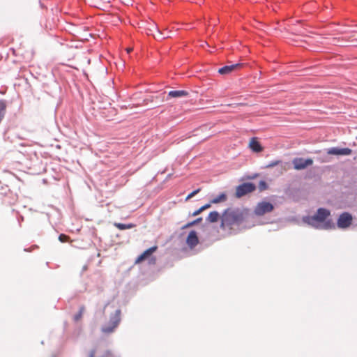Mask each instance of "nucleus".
Segmentation results:
<instances>
[{"instance_id": "20", "label": "nucleus", "mask_w": 357, "mask_h": 357, "mask_svg": "<svg viewBox=\"0 0 357 357\" xmlns=\"http://www.w3.org/2000/svg\"><path fill=\"white\" fill-rule=\"evenodd\" d=\"M5 114V106L3 103L0 102V122L1 121L2 119L3 118Z\"/></svg>"}, {"instance_id": "2", "label": "nucleus", "mask_w": 357, "mask_h": 357, "mask_svg": "<svg viewBox=\"0 0 357 357\" xmlns=\"http://www.w3.org/2000/svg\"><path fill=\"white\" fill-rule=\"evenodd\" d=\"M330 215L331 212L328 210L320 208L314 215L305 217L303 220L308 225L319 228L320 224L323 223Z\"/></svg>"}, {"instance_id": "21", "label": "nucleus", "mask_w": 357, "mask_h": 357, "mask_svg": "<svg viewBox=\"0 0 357 357\" xmlns=\"http://www.w3.org/2000/svg\"><path fill=\"white\" fill-rule=\"evenodd\" d=\"M280 162H281L280 160L272 161L271 162H270L268 165H266V167L267 168L274 167L278 165L279 164H280Z\"/></svg>"}, {"instance_id": "18", "label": "nucleus", "mask_w": 357, "mask_h": 357, "mask_svg": "<svg viewBox=\"0 0 357 357\" xmlns=\"http://www.w3.org/2000/svg\"><path fill=\"white\" fill-rule=\"evenodd\" d=\"M84 310H85V308L84 306L80 307L78 313L77 314H75L74 317V320L75 321H77L82 319V314H83Z\"/></svg>"}, {"instance_id": "8", "label": "nucleus", "mask_w": 357, "mask_h": 357, "mask_svg": "<svg viewBox=\"0 0 357 357\" xmlns=\"http://www.w3.org/2000/svg\"><path fill=\"white\" fill-rule=\"evenodd\" d=\"M243 66V63H241L225 66L222 68H219L218 73L221 75H228L234 71L241 69Z\"/></svg>"}, {"instance_id": "23", "label": "nucleus", "mask_w": 357, "mask_h": 357, "mask_svg": "<svg viewBox=\"0 0 357 357\" xmlns=\"http://www.w3.org/2000/svg\"><path fill=\"white\" fill-rule=\"evenodd\" d=\"M69 237L65 234H60L59 236V239L61 242L64 243L67 242Z\"/></svg>"}, {"instance_id": "24", "label": "nucleus", "mask_w": 357, "mask_h": 357, "mask_svg": "<svg viewBox=\"0 0 357 357\" xmlns=\"http://www.w3.org/2000/svg\"><path fill=\"white\" fill-rule=\"evenodd\" d=\"M211 204H212V203H211V202H210V203H208V204H205V205L202 206V207H200V208H201V210H202V211H204V210H206V209H207V208H210V207H211Z\"/></svg>"}, {"instance_id": "25", "label": "nucleus", "mask_w": 357, "mask_h": 357, "mask_svg": "<svg viewBox=\"0 0 357 357\" xmlns=\"http://www.w3.org/2000/svg\"><path fill=\"white\" fill-rule=\"evenodd\" d=\"M95 356H96V350L95 349L91 350L89 352V357H95Z\"/></svg>"}, {"instance_id": "4", "label": "nucleus", "mask_w": 357, "mask_h": 357, "mask_svg": "<svg viewBox=\"0 0 357 357\" xmlns=\"http://www.w3.org/2000/svg\"><path fill=\"white\" fill-rule=\"evenodd\" d=\"M255 189L256 186L255 184L252 183H244L236 187L235 196L237 198L242 197L248 193L252 192Z\"/></svg>"}, {"instance_id": "14", "label": "nucleus", "mask_w": 357, "mask_h": 357, "mask_svg": "<svg viewBox=\"0 0 357 357\" xmlns=\"http://www.w3.org/2000/svg\"><path fill=\"white\" fill-rule=\"evenodd\" d=\"M220 218V214L217 211H212L211 212L207 218L206 220L209 222H216L218 219Z\"/></svg>"}, {"instance_id": "15", "label": "nucleus", "mask_w": 357, "mask_h": 357, "mask_svg": "<svg viewBox=\"0 0 357 357\" xmlns=\"http://www.w3.org/2000/svg\"><path fill=\"white\" fill-rule=\"evenodd\" d=\"M227 200V195L224 192L220 194L216 197L213 198L211 200V203L212 204H218L220 202H224Z\"/></svg>"}, {"instance_id": "27", "label": "nucleus", "mask_w": 357, "mask_h": 357, "mask_svg": "<svg viewBox=\"0 0 357 357\" xmlns=\"http://www.w3.org/2000/svg\"><path fill=\"white\" fill-rule=\"evenodd\" d=\"M132 48H130V47H128V48H127V49H126V51H127V52H128V53L131 52H132Z\"/></svg>"}, {"instance_id": "6", "label": "nucleus", "mask_w": 357, "mask_h": 357, "mask_svg": "<svg viewBox=\"0 0 357 357\" xmlns=\"http://www.w3.org/2000/svg\"><path fill=\"white\" fill-rule=\"evenodd\" d=\"M292 163L295 169L301 170L312 165L313 160L311 158L304 159L303 158H296L293 160Z\"/></svg>"}, {"instance_id": "22", "label": "nucleus", "mask_w": 357, "mask_h": 357, "mask_svg": "<svg viewBox=\"0 0 357 357\" xmlns=\"http://www.w3.org/2000/svg\"><path fill=\"white\" fill-rule=\"evenodd\" d=\"M201 190L200 188H198L194 191H192L191 193H190L187 197H186V200H188L190 199H191L192 197H193L195 195H197L198 192H199Z\"/></svg>"}, {"instance_id": "12", "label": "nucleus", "mask_w": 357, "mask_h": 357, "mask_svg": "<svg viewBox=\"0 0 357 357\" xmlns=\"http://www.w3.org/2000/svg\"><path fill=\"white\" fill-rule=\"evenodd\" d=\"M249 148L255 153H259L263 151V147L257 140V137L251 138L249 142Z\"/></svg>"}, {"instance_id": "11", "label": "nucleus", "mask_w": 357, "mask_h": 357, "mask_svg": "<svg viewBox=\"0 0 357 357\" xmlns=\"http://www.w3.org/2000/svg\"><path fill=\"white\" fill-rule=\"evenodd\" d=\"M157 249V246H153L145 250L136 259L135 264H139L146 259L149 256L151 255L154 252H155Z\"/></svg>"}, {"instance_id": "28", "label": "nucleus", "mask_w": 357, "mask_h": 357, "mask_svg": "<svg viewBox=\"0 0 357 357\" xmlns=\"http://www.w3.org/2000/svg\"><path fill=\"white\" fill-rule=\"evenodd\" d=\"M356 139H357V136H356Z\"/></svg>"}, {"instance_id": "9", "label": "nucleus", "mask_w": 357, "mask_h": 357, "mask_svg": "<svg viewBox=\"0 0 357 357\" xmlns=\"http://www.w3.org/2000/svg\"><path fill=\"white\" fill-rule=\"evenodd\" d=\"M352 153V150L349 148H343L340 149L337 147H333L327 151V153L328 155H349Z\"/></svg>"}, {"instance_id": "26", "label": "nucleus", "mask_w": 357, "mask_h": 357, "mask_svg": "<svg viewBox=\"0 0 357 357\" xmlns=\"http://www.w3.org/2000/svg\"><path fill=\"white\" fill-rule=\"evenodd\" d=\"M202 212V210H201V208H199V209H197V211L193 212L192 215L196 216V215H199V213H201Z\"/></svg>"}, {"instance_id": "19", "label": "nucleus", "mask_w": 357, "mask_h": 357, "mask_svg": "<svg viewBox=\"0 0 357 357\" xmlns=\"http://www.w3.org/2000/svg\"><path fill=\"white\" fill-rule=\"evenodd\" d=\"M258 188L260 191H264L267 188V184L264 181H261L259 183Z\"/></svg>"}, {"instance_id": "5", "label": "nucleus", "mask_w": 357, "mask_h": 357, "mask_svg": "<svg viewBox=\"0 0 357 357\" xmlns=\"http://www.w3.org/2000/svg\"><path fill=\"white\" fill-rule=\"evenodd\" d=\"M274 207L272 204L266 202L259 203L255 209V213L257 215H263L266 213L271 212Z\"/></svg>"}, {"instance_id": "3", "label": "nucleus", "mask_w": 357, "mask_h": 357, "mask_svg": "<svg viewBox=\"0 0 357 357\" xmlns=\"http://www.w3.org/2000/svg\"><path fill=\"white\" fill-rule=\"evenodd\" d=\"M121 321V310H116L111 316L109 322L101 328V331L105 334H110L114 331Z\"/></svg>"}, {"instance_id": "16", "label": "nucleus", "mask_w": 357, "mask_h": 357, "mask_svg": "<svg viewBox=\"0 0 357 357\" xmlns=\"http://www.w3.org/2000/svg\"><path fill=\"white\" fill-rule=\"evenodd\" d=\"M114 226L120 230L131 229L134 227L132 224L126 225L123 223H115Z\"/></svg>"}, {"instance_id": "1", "label": "nucleus", "mask_w": 357, "mask_h": 357, "mask_svg": "<svg viewBox=\"0 0 357 357\" xmlns=\"http://www.w3.org/2000/svg\"><path fill=\"white\" fill-rule=\"evenodd\" d=\"M247 212L239 208H228L222 213L220 219L222 229L231 233L238 228L244 221Z\"/></svg>"}, {"instance_id": "13", "label": "nucleus", "mask_w": 357, "mask_h": 357, "mask_svg": "<svg viewBox=\"0 0 357 357\" xmlns=\"http://www.w3.org/2000/svg\"><path fill=\"white\" fill-rule=\"evenodd\" d=\"M188 92L185 90L170 91L168 93V96L169 98H181L188 96Z\"/></svg>"}, {"instance_id": "7", "label": "nucleus", "mask_w": 357, "mask_h": 357, "mask_svg": "<svg viewBox=\"0 0 357 357\" xmlns=\"http://www.w3.org/2000/svg\"><path fill=\"white\" fill-rule=\"evenodd\" d=\"M352 216L350 213L344 212L342 213L337 220V227L344 229L349 227L351 225Z\"/></svg>"}, {"instance_id": "10", "label": "nucleus", "mask_w": 357, "mask_h": 357, "mask_svg": "<svg viewBox=\"0 0 357 357\" xmlns=\"http://www.w3.org/2000/svg\"><path fill=\"white\" fill-rule=\"evenodd\" d=\"M186 243L188 245V247L191 249L194 248L195 246L198 245L199 238L195 231H191L189 233L186 238Z\"/></svg>"}, {"instance_id": "17", "label": "nucleus", "mask_w": 357, "mask_h": 357, "mask_svg": "<svg viewBox=\"0 0 357 357\" xmlns=\"http://www.w3.org/2000/svg\"><path fill=\"white\" fill-rule=\"evenodd\" d=\"M202 220V218H199L192 222H188L186 225H185L184 226L182 227V229H185L189 228L190 227H192L193 225H195L197 223H199Z\"/></svg>"}]
</instances>
